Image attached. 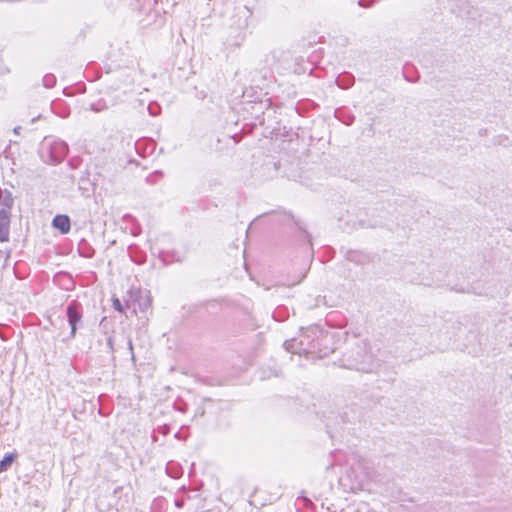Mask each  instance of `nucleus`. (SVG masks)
<instances>
[{
  "instance_id": "3",
  "label": "nucleus",
  "mask_w": 512,
  "mask_h": 512,
  "mask_svg": "<svg viewBox=\"0 0 512 512\" xmlns=\"http://www.w3.org/2000/svg\"><path fill=\"white\" fill-rule=\"evenodd\" d=\"M67 318L68 323L71 327V337L73 338L76 334L77 325L81 322L82 315L77 310L76 304H70L67 307Z\"/></svg>"
},
{
  "instance_id": "8",
  "label": "nucleus",
  "mask_w": 512,
  "mask_h": 512,
  "mask_svg": "<svg viewBox=\"0 0 512 512\" xmlns=\"http://www.w3.org/2000/svg\"><path fill=\"white\" fill-rule=\"evenodd\" d=\"M113 307L115 310L123 313L124 312V307L123 305L121 304L120 300L118 298H114L113 299Z\"/></svg>"
},
{
  "instance_id": "11",
  "label": "nucleus",
  "mask_w": 512,
  "mask_h": 512,
  "mask_svg": "<svg viewBox=\"0 0 512 512\" xmlns=\"http://www.w3.org/2000/svg\"><path fill=\"white\" fill-rule=\"evenodd\" d=\"M149 111H150V114H152V115L156 114L155 109H152L151 106H149Z\"/></svg>"
},
{
  "instance_id": "14",
  "label": "nucleus",
  "mask_w": 512,
  "mask_h": 512,
  "mask_svg": "<svg viewBox=\"0 0 512 512\" xmlns=\"http://www.w3.org/2000/svg\"><path fill=\"white\" fill-rule=\"evenodd\" d=\"M19 130H20V127H16V128L14 129V132H15V133H18V131H19Z\"/></svg>"
},
{
  "instance_id": "5",
  "label": "nucleus",
  "mask_w": 512,
  "mask_h": 512,
  "mask_svg": "<svg viewBox=\"0 0 512 512\" xmlns=\"http://www.w3.org/2000/svg\"><path fill=\"white\" fill-rule=\"evenodd\" d=\"M54 228L58 229L62 234L70 231V219L67 215H57L52 221Z\"/></svg>"
},
{
  "instance_id": "6",
  "label": "nucleus",
  "mask_w": 512,
  "mask_h": 512,
  "mask_svg": "<svg viewBox=\"0 0 512 512\" xmlns=\"http://www.w3.org/2000/svg\"><path fill=\"white\" fill-rule=\"evenodd\" d=\"M13 202L12 194L8 190L0 192V210H4L6 213L11 214Z\"/></svg>"
},
{
  "instance_id": "9",
  "label": "nucleus",
  "mask_w": 512,
  "mask_h": 512,
  "mask_svg": "<svg viewBox=\"0 0 512 512\" xmlns=\"http://www.w3.org/2000/svg\"><path fill=\"white\" fill-rule=\"evenodd\" d=\"M107 345L109 346V348L111 350H113V340H112V337H109L108 340H107Z\"/></svg>"
},
{
  "instance_id": "7",
  "label": "nucleus",
  "mask_w": 512,
  "mask_h": 512,
  "mask_svg": "<svg viewBox=\"0 0 512 512\" xmlns=\"http://www.w3.org/2000/svg\"><path fill=\"white\" fill-rule=\"evenodd\" d=\"M15 460V455L13 454H7L1 461H0V473L5 472L13 463Z\"/></svg>"
},
{
  "instance_id": "4",
  "label": "nucleus",
  "mask_w": 512,
  "mask_h": 512,
  "mask_svg": "<svg viewBox=\"0 0 512 512\" xmlns=\"http://www.w3.org/2000/svg\"><path fill=\"white\" fill-rule=\"evenodd\" d=\"M10 216H11V214L6 213L4 210H0V241L1 242L8 240Z\"/></svg>"
},
{
  "instance_id": "10",
  "label": "nucleus",
  "mask_w": 512,
  "mask_h": 512,
  "mask_svg": "<svg viewBox=\"0 0 512 512\" xmlns=\"http://www.w3.org/2000/svg\"><path fill=\"white\" fill-rule=\"evenodd\" d=\"M128 346H129V349L131 351H133V344H132V341L130 339L128 340Z\"/></svg>"
},
{
  "instance_id": "2",
  "label": "nucleus",
  "mask_w": 512,
  "mask_h": 512,
  "mask_svg": "<svg viewBox=\"0 0 512 512\" xmlns=\"http://www.w3.org/2000/svg\"><path fill=\"white\" fill-rule=\"evenodd\" d=\"M68 145L62 140H53L49 143L51 161L59 163L67 154Z\"/></svg>"
},
{
  "instance_id": "1",
  "label": "nucleus",
  "mask_w": 512,
  "mask_h": 512,
  "mask_svg": "<svg viewBox=\"0 0 512 512\" xmlns=\"http://www.w3.org/2000/svg\"><path fill=\"white\" fill-rule=\"evenodd\" d=\"M341 366L346 369L369 373L378 367V362L372 355L368 344L362 341L343 354Z\"/></svg>"
},
{
  "instance_id": "12",
  "label": "nucleus",
  "mask_w": 512,
  "mask_h": 512,
  "mask_svg": "<svg viewBox=\"0 0 512 512\" xmlns=\"http://www.w3.org/2000/svg\"><path fill=\"white\" fill-rule=\"evenodd\" d=\"M149 111H150V114H152V115L156 114L155 109H152L151 106H149Z\"/></svg>"
},
{
  "instance_id": "13",
  "label": "nucleus",
  "mask_w": 512,
  "mask_h": 512,
  "mask_svg": "<svg viewBox=\"0 0 512 512\" xmlns=\"http://www.w3.org/2000/svg\"><path fill=\"white\" fill-rule=\"evenodd\" d=\"M285 346H286V350H290V342H288V341H287V342L285 343Z\"/></svg>"
}]
</instances>
